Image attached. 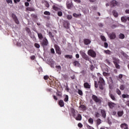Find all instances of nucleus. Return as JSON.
<instances>
[{"mask_svg": "<svg viewBox=\"0 0 129 129\" xmlns=\"http://www.w3.org/2000/svg\"><path fill=\"white\" fill-rule=\"evenodd\" d=\"M95 87L96 88H97V87H98V85L97 84V82L95 81Z\"/></svg>", "mask_w": 129, "mask_h": 129, "instance_id": "obj_50", "label": "nucleus"}, {"mask_svg": "<svg viewBox=\"0 0 129 129\" xmlns=\"http://www.w3.org/2000/svg\"><path fill=\"white\" fill-rule=\"evenodd\" d=\"M25 5L26 7H29V3L26 2L25 3Z\"/></svg>", "mask_w": 129, "mask_h": 129, "instance_id": "obj_62", "label": "nucleus"}, {"mask_svg": "<svg viewBox=\"0 0 129 129\" xmlns=\"http://www.w3.org/2000/svg\"><path fill=\"white\" fill-rule=\"evenodd\" d=\"M122 97L123 98H128V97H129V95H127V94H123V95H122Z\"/></svg>", "mask_w": 129, "mask_h": 129, "instance_id": "obj_28", "label": "nucleus"}, {"mask_svg": "<svg viewBox=\"0 0 129 129\" xmlns=\"http://www.w3.org/2000/svg\"><path fill=\"white\" fill-rule=\"evenodd\" d=\"M43 46H47L48 45V40L46 39H45L43 40L42 42Z\"/></svg>", "mask_w": 129, "mask_h": 129, "instance_id": "obj_12", "label": "nucleus"}, {"mask_svg": "<svg viewBox=\"0 0 129 129\" xmlns=\"http://www.w3.org/2000/svg\"><path fill=\"white\" fill-rule=\"evenodd\" d=\"M84 43L85 45H89L91 43V41L88 39H86L84 40Z\"/></svg>", "mask_w": 129, "mask_h": 129, "instance_id": "obj_10", "label": "nucleus"}, {"mask_svg": "<svg viewBox=\"0 0 129 129\" xmlns=\"http://www.w3.org/2000/svg\"><path fill=\"white\" fill-rule=\"evenodd\" d=\"M97 124H100L101 123V120H100V119H98L97 120Z\"/></svg>", "mask_w": 129, "mask_h": 129, "instance_id": "obj_39", "label": "nucleus"}, {"mask_svg": "<svg viewBox=\"0 0 129 129\" xmlns=\"http://www.w3.org/2000/svg\"><path fill=\"white\" fill-rule=\"evenodd\" d=\"M50 51H51V53H52V54H54L55 53V51L54 50V49H53V48H51L50 49Z\"/></svg>", "mask_w": 129, "mask_h": 129, "instance_id": "obj_54", "label": "nucleus"}, {"mask_svg": "<svg viewBox=\"0 0 129 129\" xmlns=\"http://www.w3.org/2000/svg\"><path fill=\"white\" fill-rule=\"evenodd\" d=\"M57 15L58 16H59V17H62L63 13H62V12L59 11V12H58Z\"/></svg>", "mask_w": 129, "mask_h": 129, "instance_id": "obj_33", "label": "nucleus"}, {"mask_svg": "<svg viewBox=\"0 0 129 129\" xmlns=\"http://www.w3.org/2000/svg\"><path fill=\"white\" fill-rule=\"evenodd\" d=\"M12 18L14 20H16L17 19V16L15 14H12Z\"/></svg>", "mask_w": 129, "mask_h": 129, "instance_id": "obj_51", "label": "nucleus"}, {"mask_svg": "<svg viewBox=\"0 0 129 129\" xmlns=\"http://www.w3.org/2000/svg\"><path fill=\"white\" fill-rule=\"evenodd\" d=\"M31 17L32 18H34V19H36V18H37V16L36 15H35V14H32L31 15Z\"/></svg>", "mask_w": 129, "mask_h": 129, "instance_id": "obj_52", "label": "nucleus"}, {"mask_svg": "<svg viewBox=\"0 0 129 129\" xmlns=\"http://www.w3.org/2000/svg\"><path fill=\"white\" fill-rule=\"evenodd\" d=\"M56 95H57V96H61V93L60 92H57L56 93Z\"/></svg>", "mask_w": 129, "mask_h": 129, "instance_id": "obj_60", "label": "nucleus"}, {"mask_svg": "<svg viewBox=\"0 0 129 129\" xmlns=\"http://www.w3.org/2000/svg\"><path fill=\"white\" fill-rule=\"evenodd\" d=\"M53 10H54V11H59V8H58L55 6H53Z\"/></svg>", "mask_w": 129, "mask_h": 129, "instance_id": "obj_35", "label": "nucleus"}, {"mask_svg": "<svg viewBox=\"0 0 129 129\" xmlns=\"http://www.w3.org/2000/svg\"><path fill=\"white\" fill-rule=\"evenodd\" d=\"M68 99H69L68 95H66L65 98H64V101L66 102L68 101Z\"/></svg>", "mask_w": 129, "mask_h": 129, "instance_id": "obj_42", "label": "nucleus"}, {"mask_svg": "<svg viewBox=\"0 0 129 129\" xmlns=\"http://www.w3.org/2000/svg\"><path fill=\"white\" fill-rule=\"evenodd\" d=\"M119 39H124V34L120 33L118 36Z\"/></svg>", "mask_w": 129, "mask_h": 129, "instance_id": "obj_22", "label": "nucleus"}, {"mask_svg": "<svg viewBox=\"0 0 129 129\" xmlns=\"http://www.w3.org/2000/svg\"><path fill=\"white\" fill-rule=\"evenodd\" d=\"M110 97L113 100H115V97L112 94H110Z\"/></svg>", "mask_w": 129, "mask_h": 129, "instance_id": "obj_43", "label": "nucleus"}, {"mask_svg": "<svg viewBox=\"0 0 129 129\" xmlns=\"http://www.w3.org/2000/svg\"><path fill=\"white\" fill-rule=\"evenodd\" d=\"M78 93H79V94H80V95H82V94H83L82 91L79 90Z\"/></svg>", "mask_w": 129, "mask_h": 129, "instance_id": "obj_49", "label": "nucleus"}, {"mask_svg": "<svg viewBox=\"0 0 129 129\" xmlns=\"http://www.w3.org/2000/svg\"><path fill=\"white\" fill-rule=\"evenodd\" d=\"M117 6V2L115 0H113L110 2V6L111 8H114V7H116Z\"/></svg>", "mask_w": 129, "mask_h": 129, "instance_id": "obj_6", "label": "nucleus"}, {"mask_svg": "<svg viewBox=\"0 0 129 129\" xmlns=\"http://www.w3.org/2000/svg\"><path fill=\"white\" fill-rule=\"evenodd\" d=\"M38 36L39 39H42V38H43V35L41 33H38Z\"/></svg>", "mask_w": 129, "mask_h": 129, "instance_id": "obj_38", "label": "nucleus"}, {"mask_svg": "<svg viewBox=\"0 0 129 129\" xmlns=\"http://www.w3.org/2000/svg\"><path fill=\"white\" fill-rule=\"evenodd\" d=\"M113 62L115 65L116 68H117V69H119V68H120V67L119 66V65L118 64H117V63H118L119 62V60L116 59L115 57L113 58Z\"/></svg>", "mask_w": 129, "mask_h": 129, "instance_id": "obj_4", "label": "nucleus"}, {"mask_svg": "<svg viewBox=\"0 0 129 129\" xmlns=\"http://www.w3.org/2000/svg\"><path fill=\"white\" fill-rule=\"evenodd\" d=\"M67 18L68 19V20H71V19H72V16H71V15H68L67 16Z\"/></svg>", "mask_w": 129, "mask_h": 129, "instance_id": "obj_46", "label": "nucleus"}, {"mask_svg": "<svg viewBox=\"0 0 129 129\" xmlns=\"http://www.w3.org/2000/svg\"><path fill=\"white\" fill-rule=\"evenodd\" d=\"M82 118V117H81V115L80 114H78L77 117H76V119L77 120H81Z\"/></svg>", "mask_w": 129, "mask_h": 129, "instance_id": "obj_23", "label": "nucleus"}, {"mask_svg": "<svg viewBox=\"0 0 129 129\" xmlns=\"http://www.w3.org/2000/svg\"><path fill=\"white\" fill-rule=\"evenodd\" d=\"M35 55H32V56H31V60L35 59Z\"/></svg>", "mask_w": 129, "mask_h": 129, "instance_id": "obj_58", "label": "nucleus"}, {"mask_svg": "<svg viewBox=\"0 0 129 129\" xmlns=\"http://www.w3.org/2000/svg\"><path fill=\"white\" fill-rule=\"evenodd\" d=\"M120 89L121 90H123V89H124V85H121L120 86Z\"/></svg>", "mask_w": 129, "mask_h": 129, "instance_id": "obj_45", "label": "nucleus"}, {"mask_svg": "<svg viewBox=\"0 0 129 129\" xmlns=\"http://www.w3.org/2000/svg\"><path fill=\"white\" fill-rule=\"evenodd\" d=\"M73 16L75 17V18H79V17H81V14H77L76 13H74Z\"/></svg>", "mask_w": 129, "mask_h": 129, "instance_id": "obj_26", "label": "nucleus"}, {"mask_svg": "<svg viewBox=\"0 0 129 129\" xmlns=\"http://www.w3.org/2000/svg\"><path fill=\"white\" fill-rule=\"evenodd\" d=\"M45 6H46V7L47 8H49V7L50 5L48 4V2H45Z\"/></svg>", "mask_w": 129, "mask_h": 129, "instance_id": "obj_53", "label": "nucleus"}, {"mask_svg": "<svg viewBox=\"0 0 129 129\" xmlns=\"http://www.w3.org/2000/svg\"><path fill=\"white\" fill-rule=\"evenodd\" d=\"M53 98L55 99V100H58V98L55 95H53Z\"/></svg>", "mask_w": 129, "mask_h": 129, "instance_id": "obj_61", "label": "nucleus"}, {"mask_svg": "<svg viewBox=\"0 0 129 129\" xmlns=\"http://www.w3.org/2000/svg\"><path fill=\"white\" fill-rule=\"evenodd\" d=\"M73 64L74 66L79 67L80 66V63H79V61L76 60L73 62Z\"/></svg>", "mask_w": 129, "mask_h": 129, "instance_id": "obj_13", "label": "nucleus"}, {"mask_svg": "<svg viewBox=\"0 0 129 129\" xmlns=\"http://www.w3.org/2000/svg\"><path fill=\"white\" fill-rule=\"evenodd\" d=\"M48 78H49V77H48V76H45L44 77V79L45 80H47V79H48Z\"/></svg>", "mask_w": 129, "mask_h": 129, "instance_id": "obj_55", "label": "nucleus"}, {"mask_svg": "<svg viewBox=\"0 0 129 129\" xmlns=\"http://www.w3.org/2000/svg\"><path fill=\"white\" fill-rule=\"evenodd\" d=\"M89 122H90V123H93V119L90 118L89 119Z\"/></svg>", "mask_w": 129, "mask_h": 129, "instance_id": "obj_40", "label": "nucleus"}, {"mask_svg": "<svg viewBox=\"0 0 129 129\" xmlns=\"http://www.w3.org/2000/svg\"><path fill=\"white\" fill-rule=\"evenodd\" d=\"M55 48L56 49V53L59 54H61V50H60V48H59V46H58L57 45H55Z\"/></svg>", "mask_w": 129, "mask_h": 129, "instance_id": "obj_9", "label": "nucleus"}, {"mask_svg": "<svg viewBox=\"0 0 129 129\" xmlns=\"http://www.w3.org/2000/svg\"><path fill=\"white\" fill-rule=\"evenodd\" d=\"M78 126H79V127H82L83 125L81 124V123H79Z\"/></svg>", "mask_w": 129, "mask_h": 129, "instance_id": "obj_56", "label": "nucleus"}, {"mask_svg": "<svg viewBox=\"0 0 129 129\" xmlns=\"http://www.w3.org/2000/svg\"><path fill=\"white\" fill-rule=\"evenodd\" d=\"M108 37L110 40H114L116 38V34L114 32H112L108 34Z\"/></svg>", "mask_w": 129, "mask_h": 129, "instance_id": "obj_5", "label": "nucleus"}, {"mask_svg": "<svg viewBox=\"0 0 129 129\" xmlns=\"http://www.w3.org/2000/svg\"><path fill=\"white\" fill-rule=\"evenodd\" d=\"M67 8L68 9H71L72 8V4H67Z\"/></svg>", "mask_w": 129, "mask_h": 129, "instance_id": "obj_36", "label": "nucleus"}, {"mask_svg": "<svg viewBox=\"0 0 129 129\" xmlns=\"http://www.w3.org/2000/svg\"><path fill=\"white\" fill-rule=\"evenodd\" d=\"M74 2H76L77 3H81V1L80 0H74Z\"/></svg>", "mask_w": 129, "mask_h": 129, "instance_id": "obj_64", "label": "nucleus"}, {"mask_svg": "<svg viewBox=\"0 0 129 129\" xmlns=\"http://www.w3.org/2000/svg\"><path fill=\"white\" fill-rule=\"evenodd\" d=\"M121 127L122 128H124V129H127V124H126V123H123L121 124L120 125Z\"/></svg>", "mask_w": 129, "mask_h": 129, "instance_id": "obj_15", "label": "nucleus"}, {"mask_svg": "<svg viewBox=\"0 0 129 129\" xmlns=\"http://www.w3.org/2000/svg\"><path fill=\"white\" fill-rule=\"evenodd\" d=\"M6 2L8 4H11V5L13 4V1L12 0H6Z\"/></svg>", "mask_w": 129, "mask_h": 129, "instance_id": "obj_41", "label": "nucleus"}, {"mask_svg": "<svg viewBox=\"0 0 129 129\" xmlns=\"http://www.w3.org/2000/svg\"><path fill=\"white\" fill-rule=\"evenodd\" d=\"M49 37H50L51 38H53V36L52 35V33H51V32H49Z\"/></svg>", "mask_w": 129, "mask_h": 129, "instance_id": "obj_57", "label": "nucleus"}, {"mask_svg": "<svg viewBox=\"0 0 129 129\" xmlns=\"http://www.w3.org/2000/svg\"><path fill=\"white\" fill-rule=\"evenodd\" d=\"M117 114L118 116H121L123 114V111H118L117 112Z\"/></svg>", "mask_w": 129, "mask_h": 129, "instance_id": "obj_27", "label": "nucleus"}, {"mask_svg": "<svg viewBox=\"0 0 129 129\" xmlns=\"http://www.w3.org/2000/svg\"><path fill=\"white\" fill-rule=\"evenodd\" d=\"M92 98L95 102H97L98 103H101V99H100V98H98L97 96L93 95Z\"/></svg>", "mask_w": 129, "mask_h": 129, "instance_id": "obj_3", "label": "nucleus"}, {"mask_svg": "<svg viewBox=\"0 0 129 129\" xmlns=\"http://www.w3.org/2000/svg\"><path fill=\"white\" fill-rule=\"evenodd\" d=\"M81 54L82 57L84 58V59H85V60H89V58H88V56H87V55H86V54H85V53L81 51Z\"/></svg>", "mask_w": 129, "mask_h": 129, "instance_id": "obj_8", "label": "nucleus"}, {"mask_svg": "<svg viewBox=\"0 0 129 129\" xmlns=\"http://www.w3.org/2000/svg\"><path fill=\"white\" fill-rule=\"evenodd\" d=\"M54 64H55V62L54 61V60H53V59H49V64L50 65V66H51V67H54Z\"/></svg>", "mask_w": 129, "mask_h": 129, "instance_id": "obj_14", "label": "nucleus"}, {"mask_svg": "<svg viewBox=\"0 0 129 129\" xmlns=\"http://www.w3.org/2000/svg\"><path fill=\"white\" fill-rule=\"evenodd\" d=\"M101 113L103 117L105 118V116H106V113H105V111L104 110H101Z\"/></svg>", "mask_w": 129, "mask_h": 129, "instance_id": "obj_18", "label": "nucleus"}, {"mask_svg": "<svg viewBox=\"0 0 129 129\" xmlns=\"http://www.w3.org/2000/svg\"><path fill=\"white\" fill-rule=\"evenodd\" d=\"M63 25L66 29H69V26H70V23H69V22H65Z\"/></svg>", "mask_w": 129, "mask_h": 129, "instance_id": "obj_11", "label": "nucleus"}, {"mask_svg": "<svg viewBox=\"0 0 129 129\" xmlns=\"http://www.w3.org/2000/svg\"><path fill=\"white\" fill-rule=\"evenodd\" d=\"M99 26L101 28H102V27H103V24H102V23H100V24H99Z\"/></svg>", "mask_w": 129, "mask_h": 129, "instance_id": "obj_63", "label": "nucleus"}, {"mask_svg": "<svg viewBox=\"0 0 129 129\" xmlns=\"http://www.w3.org/2000/svg\"><path fill=\"white\" fill-rule=\"evenodd\" d=\"M59 105H60V106H61V107L64 106V101H63V100H60L59 101Z\"/></svg>", "mask_w": 129, "mask_h": 129, "instance_id": "obj_21", "label": "nucleus"}, {"mask_svg": "<svg viewBox=\"0 0 129 129\" xmlns=\"http://www.w3.org/2000/svg\"><path fill=\"white\" fill-rule=\"evenodd\" d=\"M104 46L105 48H107L108 47V44L107 42H105Z\"/></svg>", "mask_w": 129, "mask_h": 129, "instance_id": "obj_48", "label": "nucleus"}, {"mask_svg": "<svg viewBox=\"0 0 129 129\" xmlns=\"http://www.w3.org/2000/svg\"><path fill=\"white\" fill-rule=\"evenodd\" d=\"M71 110H72V112L73 113V115L74 117H75V110H74V109L72 108Z\"/></svg>", "mask_w": 129, "mask_h": 129, "instance_id": "obj_30", "label": "nucleus"}, {"mask_svg": "<svg viewBox=\"0 0 129 129\" xmlns=\"http://www.w3.org/2000/svg\"><path fill=\"white\" fill-rule=\"evenodd\" d=\"M35 46L36 47V48H40V45L37 43L35 44Z\"/></svg>", "mask_w": 129, "mask_h": 129, "instance_id": "obj_47", "label": "nucleus"}, {"mask_svg": "<svg viewBox=\"0 0 129 129\" xmlns=\"http://www.w3.org/2000/svg\"><path fill=\"white\" fill-rule=\"evenodd\" d=\"M116 92L118 95H120V94H121V92H120V91L118 89H116Z\"/></svg>", "mask_w": 129, "mask_h": 129, "instance_id": "obj_34", "label": "nucleus"}, {"mask_svg": "<svg viewBox=\"0 0 129 129\" xmlns=\"http://www.w3.org/2000/svg\"><path fill=\"white\" fill-rule=\"evenodd\" d=\"M15 23L17 24V25H19L20 24V22H19V20H18V18H16V19L14 20Z\"/></svg>", "mask_w": 129, "mask_h": 129, "instance_id": "obj_44", "label": "nucleus"}, {"mask_svg": "<svg viewBox=\"0 0 129 129\" xmlns=\"http://www.w3.org/2000/svg\"><path fill=\"white\" fill-rule=\"evenodd\" d=\"M80 108H82V109H83V110H85V109H86V107H85V106L82 105H81L80 106Z\"/></svg>", "mask_w": 129, "mask_h": 129, "instance_id": "obj_31", "label": "nucleus"}, {"mask_svg": "<svg viewBox=\"0 0 129 129\" xmlns=\"http://www.w3.org/2000/svg\"><path fill=\"white\" fill-rule=\"evenodd\" d=\"M109 107L112 109L113 107H115L116 106V104L113 103L112 102H109L108 103Z\"/></svg>", "mask_w": 129, "mask_h": 129, "instance_id": "obj_7", "label": "nucleus"}, {"mask_svg": "<svg viewBox=\"0 0 129 129\" xmlns=\"http://www.w3.org/2000/svg\"><path fill=\"white\" fill-rule=\"evenodd\" d=\"M55 68H56V69H57V70L58 71H61V66H56L55 67Z\"/></svg>", "mask_w": 129, "mask_h": 129, "instance_id": "obj_32", "label": "nucleus"}, {"mask_svg": "<svg viewBox=\"0 0 129 129\" xmlns=\"http://www.w3.org/2000/svg\"><path fill=\"white\" fill-rule=\"evenodd\" d=\"M104 52L107 55H111L112 54V52L109 50H104Z\"/></svg>", "mask_w": 129, "mask_h": 129, "instance_id": "obj_19", "label": "nucleus"}, {"mask_svg": "<svg viewBox=\"0 0 129 129\" xmlns=\"http://www.w3.org/2000/svg\"><path fill=\"white\" fill-rule=\"evenodd\" d=\"M27 10L29 11L30 12H34V11H35V9H34L33 8L28 7L27 8Z\"/></svg>", "mask_w": 129, "mask_h": 129, "instance_id": "obj_25", "label": "nucleus"}, {"mask_svg": "<svg viewBox=\"0 0 129 129\" xmlns=\"http://www.w3.org/2000/svg\"><path fill=\"white\" fill-rule=\"evenodd\" d=\"M90 69L91 70H93L94 69V67L93 66V65H91Z\"/></svg>", "mask_w": 129, "mask_h": 129, "instance_id": "obj_59", "label": "nucleus"}, {"mask_svg": "<svg viewBox=\"0 0 129 129\" xmlns=\"http://www.w3.org/2000/svg\"><path fill=\"white\" fill-rule=\"evenodd\" d=\"M66 58H68V59H72V55H66Z\"/></svg>", "mask_w": 129, "mask_h": 129, "instance_id": "obj_37", "label": "nucleus"}, {"mask_svg": "<svg viewBox=\"0 0 129 129\" xmlns=\"http://www.w3.org/2000/svg\"><path fill=\"white\" fill-rule=\"evenodd\" d=\"M112 14L114 17H115V18H117V17H118V13H117V12L116 11L113 10L112 11Z\"/></svg>", "mask_w": 129, "mask_h": 129, "instance_id": "obj_17", "label": "nucleus"}, {"mask_svg": "<svg viewBox=\"0 0 129 129\" xmlns=\"http://www.w3.org/2000/svg\"><path fill=\"white\" fill-rule=\"evenodd\" d=\"M121 22H123V23H125L126 21H127V17H122L121 18Z\"/></svg>", "mask_w": 129, "mask_h": 129, "instance_id": "obj_16", "label": "nucleus"}, {"mask_svg": "<svg viewBox=\"0 0 129 129\" xmlns=\"http://www.w3.org/2000/svg\"><path fill=\"white\" fill-rule=\"evenodd\" d=\"M100 38H101L102 41H103V42H106V38H105V37L104 36L101 35Z\"/></svg>", "mask_w": 129, "mask_h": 129, "instance_id": "obj_24", "label": "nucleus"}, {"mask_svg": "<svg viewBox=\"0 0 129 129\" xmlns=\"http://www.w3.org/2000/svg\"><path fill=\"white\" fill-rule=\"evenodd\" d=\"M88 54L93 58H95L96 57V53L92 49H90L88 51Z\"/></svg>", "mask_w": 129, "mask_h": 129, "instance_id": "obj_2", "label": "nucleus"}, {"mask_svg": "<svg viewBox=\"0 0 129 129\" xmlns=\"http://www.w3.org/2000/svg\"><path fill=\"white\" fill-rule=\"evenodd\" d=\"M44 15H45L46 16H50L51 13H50L49 12L45 11L44 12Z\"/></svg>", "mask_w": 129, "mask_h": 129, "instance_id": "obj_29", "label": "nucleus"}, {"mask_svg": "<svg viewBox=\"0 0 129 129\" xmlns=\"http://www.w3.org/2000/svg\"><path fill=\"white\" fill-rule=\"evenodd\" d=\"M104 86V80L102 78H100V81H99V87L100 89L103 90Z\"/></svg>", "mask_w": 129, "mask_h": 129, "instance_id": "obj_1", "label": "nucleus"}, {"mask_svg": "<svg viewBox=\"0 0 129 129\" xmlns=\"http://www.w3.org/2000/svg\"><path fill=\"white\" fill-rule=\"evenodd\" d=\"M84 86L85 88H90V85L88 83H85Z\"/></svg>", "mask_w": 129, "mask_h": 129, "instance_id": "obj_20", "label": "nucleus"}]
</instances>
